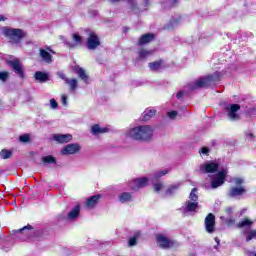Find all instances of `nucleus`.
I'll return each instance as SVG.
<instances>
[{
    "label": "nucleus",
    "mask_w": 256,
    "mask_h": 256,
    "mask_svg": "<svg viewBox=\"0 0 256 256\" xmlns=\"http://www.w3.org/2000/svg\"><path fill=\"white\" fill-rule=\"evenodd\" d=\"M221 72H215L214 74L207 75L194 81L193 84H189L190 91H195L196 89H203L204 87L209 86V83L213 81H220Z\"/></svg>",
    "instance_id": "2"
},
{
    "label": "nucleus",
    "mask_w": 256,
    "mask_h": 256,
    "mask_svg": "<svg viewBox=\"0 0 256 256\" xmlns=\"http://www.w3.org/2000/svg\"><path fill=\"white\" fill-rule=\"evenodd\" d=\"M86 47L89 51H95L98 47H101V38L95 32H90L86 40Z\"/></svg>",
    "instance_id": "5"
},
{
    "label": "nucleus",
    "mask_w": 256,
    "mask_h": 256,
    "mask_svg": "<svg viewBox=\"0 0 256 256\" xmlns=\"http://www.w3.org/2000/svg\"><path fill=\"white\" fill-rule=\"evenodd\" d=\"M81 213V206L77 204L67 215V219L75 220L79 219V215Z\"/></svg>",
    "instance_id": "19"
},
{
    "label": "nucleus",
    "mask_w": 256,
    "mask_h": 256,
    "mask_svg": "<svg viewBox=\"0 0 256 256\" xmlns=\"http://www.w3.org/2000/svg\"><path fill=\"white\" fill-rule=\"evenodd\" d=\"M7 65L11 67L12 71L20 78L25 79V69L23 68V62L19 59L8 60Z\"/></svg>",
    "instance_id": "4"
},
{
    "label": "nucleus",
    "mask_w": 256,
    "mask_h": 256,
    "mask_svg": "<svg viewBox=\"0 0 256 256\" xmlns=\"http://www.w3.org/2000/svg\"><path fill=\"white\" fill-rule=\"evenodd\" d=\"M167 173H169V170H161L159 171L157 174H155V179H161V177L167 175Z\"/></svg>",
    "instance_id": "40"
},
{
    "label": "nucleus",
    "mask_w": 256,
    "mask_h": 256,
    "mask_svg": "<svg viewBox=\"0 0 256 256\" xmlns=\"http://www.w3.org/2000/svg\"><path fill=\"white\" fill-rule=\"evenodd\" d=\"M245 193H247V190L245 189V187H243V186H240V187L233 186L228 191V197H231V198L241 197V195H245Z\"/></svg>",
    "instance_id": "12"
},
{
    "label": "nucleus",
    "mask_w": 256,
    "mask_h": 256,
    "mask_svg": "<svg viewBox=\"0 0 256 256\" xmlns=\"http://www.w3.org/2000/svg\"><path fill=\"white\" fill-rule=\"evenodd\" d=\"M61 79H64V81H65V79H67V78L65 77V74H61Z\"/></svg>",
    "instance_id": "56"
},
{
    "label": "nucleus",
    "mask_w": 256,
    "mask_h": 256,
    "mask_svg": "<svg viewBox=\"0 0 256 256\" xmlns=\"http://www.w3.org/2000/svg\"><path fill=\"white\" fill-rule=\"evenodd\" d=\"M184 93L183 91H179L177 94H176V98L177 99H181V97H183Z\"/></svg>",
    "instance_id": "50"
},
{
    "label": "nucleus",
    "mask_w": 256,
    "mask_h": 256,
    "mask_svg": "<svg viewBox=\"0 0 256 256\" xmlns=\"http://www.w3.org/2000/svg\"><path fill=\"white\" fill-rule=\"evenodd\" d=\"M91 133H92V135H101L103 133H109V128H107V127L101 128V126H99V124H94L91 127Z\"/></svg>",
    "instance_id": "20"
},
{
    "label": "nucleus",
    "mask_w": 256,
    "mask_h": 256,
    "mask_svg": "<svg viewBox=\"0 0 256 256\" xmlns=\"http://www.w3.org/2000/svg\"><path fill=\"white\" fill-rule=\"evenodd\" d=\"M8 79H9V72L7 71L0 72V81H3L5 83V81H7Z\"/></svg>",
    "instance_id": "38"
},
{
    "label": "nucleus",
    "mask_w": 256,
    "mask_h": 256,
    "mask_svg": "<svg viewBox=\"0 0 256 256\" xmlns=\"http://www.w3.org/2000/svg\"><path fill=\"white\" fill-rule=\"evenodd\" d=\"M197 209H199V202H186V211H188V213H193L194 211H197Z\"/></svg>",
    "instance_id": "26"
},
{
    "label": "nucleus",
    "mask_w": 256,
    "mask_h": 256,
    "mask_svg": "<svg viewBox=\"0 0 256 256\" xmlns=\"http://www.w3.org/2000/svg\"><path fill=\"white\" fill-rule=\"evenodd\" d=\"M215 241H216V243H219V238L216 237V238H215Z\"/></svg>",
    "instance_id": "58"
},
{
    "label": "nucleus",
    "mask_w": 256,
    "mask_h": 256,
    "mask_svg": "<svg viewBox=\"0 0 256 256\" xmlns=\"http://www.w3.org/2000/svg\"><path fill=\"white\" fill-rule=\"evenodd\" d=\"M3 35L10 40V43L18 45V43H21V40L25 39L27 34L23 31V29L20 28L4 27Z\"/></svg>",
    "instance_id": "3"
},
{
    "label": "nucleus",
    "mask_w": 256,
    "mask_h": 256,
    "mask_svg": "<svg viewBox=\"0 0 256 256\" xmlns=\"http://www.w3.org/2000/svg\"><path fill=\"white\" fill-rule=\"evenodd\" d=\"M101 197H102L101 194H96L89 197L86 200V207H89V209H93L99 203V201L101 200Z\"/></svg>",
    "instance_id": "16"
},
{
    "label": "nucleus",
    "mask_w": 256,
    "mask_h": 256,
    "mask_svg": "<svg viewBox=\"0 0 256 256\" xmlns=\"http://www.w3.org/2000/svg\"><path fill=\"white\" fill-rule=\"evenodd\" d=\"M130 3V9L131 11H134V13H139V5L133 0H129Z\"/></svg>",
    "instance_id": "35"
},
{
    "label": "nucleus",
    "mask_w": 256,
    "mask_h": 256,
    "mask_svg": "<svg viewBox=\"0 0 256 256\" xmlns=\"http://www.w3.org/2000/svg\"><path fill=\"white\" fill-rule=\"evenodd\" d=\"M157 246L160 247V249H171L175 247V241L169 239L167 236L163 234H157L155 236Z\"/></svg>",
    "instance_id": "6"
},
{
    "label": "nucleus",
    "mask_w": 256,
    "mask_h": 256,
    "mask_svg": "<svg viewBox=\"0 0 256 256\" xmlns=\"http://www.w3.org/2000/svg\"><path fill=\"white\" fill-rule=\"evenodd\" d=\"M50 106H51L52 109H57V107H59V103H57L55 101V99H51L50 100Z\"/></svg>",
    "instance_id": "45"
},
{
    "label": "nucleus",
    "mask_w": 256,
    "mask_h": 256,
    "mask_svg": "<svg viewBox=\"0 0 256 256\" xmlns=\"http://www.w3.org/2000/svg\"><path fill=\"white\" fill-rule=\"evenodd\" d=\"M234 183H235V185H237L239 187V186L243 185V183H245V180H243V178L237 177L234 179Z\"/></svg>",
    "instance_id": "43"
},
{
    "label": "nucleus",
    "mask_w": 256,
    "mask_h": 256,
    "mask_svg": "<svg viewBox=\"0 0 256 256\" xmlns=\"http://www.w3.org/2000/svg\"><path fill=\"white\" fill-rule=\"evenodd\" d=\"M246 136L247 137H251L252 139L255 138V135L253 133H251V132L247 133Z\"/></svg>",
    "instance_id": "52"
},
{
    "label": "nucleus",
    "mask_w": 256,
    "mask_h": 256,
    "mask_svg": "<svg viewBox=\"0 0 256 256\" xmlns=\"http://www.w3.org/2000/svg\"><path fill=\"white\" fill-rule=\"evenodd\" d=\"M251 225H253V221L249 220V218H245L237 224V227L241 229L243 227H251Z\"/></svg>",
    "instance_id": "33"
},
{
    "label": "nucleus",
    "mask_w": 256,
    "mask_h": 256,
    "mask_svg": "<svg viewBox=\"0 0 256 256\" xmlns=\"http://www.w3.org/2000/svg\"><path fill=\"white\" fill-rule=\"evenodd\" d=\"M162 65H163V59H159L157 61L150 62L148 64V67H149L150 71H159V69H161Z\"/></svg>",
    "instance_id": "24"
},
{
    "label": "nucleus",
    "mask_w": 256,
    "mask_h": 256,
    "mask_svg": "<svg viewBox=\"0 0 256 256\" xmlns=\"http://www.w3.org/2000/svg\"><path fill=\"white\" fill-rule=\"evenodd\" d=\"M252 239H256V230H251L248 232L247 237H246V241H252Z\"/></svg>",
    "instance_id": "36"
},
{
    "label": "nucleus",
    "mask_w": 256,
    "mask_h": 256,
    "mask_svg": "<svg viewBox=\"0 0 256 256\" xmlns=\"http://www.w3.org/2000/svg\"><path fill=\"white\" fill-rule=\"evenodd\" d=\"M135 245H137L136 236L130 237L128 240V247H135Z\"/></svg>",
    "instance_id": "39"
},
{
    "label": "nucleus",
    "mask_w": 256,
    "mask_h": 256,
    "mask_svg": "<svg viewBox=\"0 0 256 256\" xmlns=\"http://www.w3.org/2000/svg\"><path fill=\"white\" fill-rule=\"evenodd\" d=\"M34 79H36V81L39 83H47V81H49V74L43 71H36L34 74Z\"/></svg>",
    "instance_id": "18"
},
{
    "label": "nucleus",
    "mask_w": 256,
    "mask_h": 256,
    "mask_svg": "<svg viewBox=\"0 0 256 256\" xmlns=\"http://www.w3.org/2000/svg\"><path fill=\"white\" fill-rule=\"evenodd\" d=\"M148 183H149V178H147V177L134 179V185L138 189H143V187H147Z\"/></svg>",
    "instance_id": "22"
},
{
    "label": "nucleus",
    "mask_w": 256,
    "mask_h": 256,
    "mask_svg": "<svg viewBox=\"0 0 256 256\" xmlns=\"http://www.w3.org/2000/svg\"><path fill=\"white\" fill-rule=\"evenodd\" d=\"M40 57L45 61V63H52L53 61V56L45 49H40Z\"/></svg>",
    "instance_id": "23"
},
{
    "label": "nucleus",
    "mask_w": 256,
    "mask_h": 256,
    "mask_svg": "<svg viewBox=\"0 0 256 256\" xmlns=\"http://www.w3.org/2000/svg\"><path fill=\"white\" fill-rule=\"evenodd\" d=\"M200 153H202L203 155H208V153H209V148L203 147V148L200 150Z\"/></svg>",
    "instance_id": "47"
},
{
    "label": "nucleus",
    "mask_w": 256,
    "mask_h": 256,
    "mask_svg": "<svg viewBox=\"0 0 256 256\" xmlns=\"http://www.w3.org/2000/svg\"><path fill=\"white\" fill-rule=\"evenodd\" d=\"M225 212H226V213H233V208L227 207V208L225 209Z\"/></svg>",
    "instance_id": "51"
},
{
    "label": "nucleus",
    "mask_w": 256,
    "mask_h": 256,
    "mask_svg": "<svg viewBox=\"0 0 256 256\" xmlns=\"http://www.w3.org/2000/svg\"><path fill=\"white\" fill-rule=\"evenodd\" d=\"M13 152L11 150L2 149L0 152V159H11Z\"/></svg>",
    "instance_id": "32"
},
{
    "label": "nucleus",
    "mask_w": 256,
    "mask_h": 256,
    "mask_svg": "<svg viewBox=\"0 0 256 256\" xmlns=\"http://www.w3.org/2000/svg\"><path fill=\"white\" fill-rule=\"evenodd\" d=\"M200 169H203L205 173H217L219 171V164L215 162L205 163L200 165Z\"/></svg>",
    "instance_id": "14"
},
{
    "label": "nucleus",
    "mask_w": 256,
    "mask_h": 256,
    "mask_svg": "<svg viewBox=\"0 0 256 256\" xmlns=\"http://www.w3.org/2000/svg\"><path fill=\"white\" fill-rule=\"evenodd\" d=\"M19 141H21V143H29V141H31V136H29V134L21 135Z\"/></svg>",
    "instance_id": "37"
},
{
    "label": "nucleus",
    "mask_w": 256,
    "mask_h": 256,
    "mask_svg": "<svg viewBox=\"0 0 256 256\" xmlns=\"http://www.w3.org/2000/svg\"><path fill=\"white\" fill-rule=\"evenodd\" d=\"M204 224L207 233H213L215 231V214L209 213L205 218Z\"/></svg>",
    "instance_id": "10"
},
{
    "label": "nucleus",
    "mask_w": 256,
    "mask_h": 256,
    "mask_svg": "<svg viewBox=\"0 0 256 256\" xmlns=\"http://www.w3.org/2000/svg\"><path fill=\"white\" fill-rule=\"evenodd\" d=\"M153 127L149 125L136 126L127 132V137L141 143H149L153 139Z\"/></svg>",
    "instance_id": "1"
},
{
    "label": "nucleus",
    "mask_w": 256,
    "mask_h": 256,
    "mask_svg": "<svg viewBox=\"0 0 256 256\" xmlns=\"http://www.w3.org/2000/svg\"><path fill=\"white\" fill-rule=\"evenodd\" d=\"M42 162L45 165H51V164L57 163V159L53 155H48V156L42 157Z\"/></svg>",
    "instance_id": "31"
},
{
    "label": "nucleus",
    "mask_w": 256,
    "mask_h": 256,
    "mask_svg": "<svg viewBox=\"0 0 256 256\" xmlns=\"http://www.w3.org/2000/svg\"><path fill=\"white\" fill-rule=\"evenodd\" d=\"M168 117H170V119H175V117H177V111L168 112Z\"/></svg>",
    "instance_id": "46"
},
{
    "label": "nucleus",
    "mask_w": 256,
    "mask_h": 256,
    "mask_svg": "<svg viewBox=\"0 0 256 256\" xmlns=\"http://www.w3.org/2000/svg\"><path fill=\"white\" fill-rule=\"evenodd\" d=\"M157 115L156 109H150L148 111H145L142 117V121H149V119L155 117Z\"/></svg>",
    "instance_id": "28"
},
{
    "label": "nucleus",
    "mask_w": 256,
    "mask_h": 256,
    "mask_svg": "<svg viewBox=\"0 0 256 256\" xmlns=\"http://www.w3.org/2000/svg\"><path fill=\"white\" fill-rule=\"evenodd\" d=\"M155 40V34L153 33H145L142 34L141 37L137 41L138 47H143L144 45H149V43H153Z\"/></svg>",
    "instance_id": "11"
},
{
    "label": "nucleus",
    "mask_w": 256,
    "mask_h": 256,
    "mask_svg": "<svg viewBox=\"0 0 256 256\" xmlns=\"http://www.w3.org/2000/svg\"><path fill=\"white\" fill-rule=\"evenodd\" d=\"M53 139L57 143H69V141H73V136L71 134H55Z\"/></svg>",
    "instance_id": "15"
},
{
    "label": "nucleus",
    "mask_w": 256,
    "mask_h": 256,
    "mask_svg": "<svg viewBox=\"0 0 256 256\" xmlns=\"http://www.w3.org/2000/svg\"><path fill=\"white\" fill-rule=\"evenodd\" d=\"M189 199L193 202V203H197V201H199V195H197V188H193L190 192L189 195Z\"/></svg>",
    "instance_id": "34"
},
{
    "label": "nucleus",
    "mask_w": 256,
    "mask_h": 256,
    "mask_svg": "<svg viewBox=\"0 0 256 256\" xmlns=\"http://www.w3.org/2000/svg\"><path fill=\"white\" fill-rule=\"evenodd\" d=\"M240 109L241 105L239 104H230L229 107H226L229 119H231L232 121H239V119H241V116L237 114V111H239Z\"/></svg>",
    "instance_id": "8"
},
{
    "label": "nucleus",
    "mask_w": 256,
    "mask_h": 256,
    "mask_svg": "<svg viewBox=\"0 0 256 256\" xmlns=\"http://www.w3.org/2000/svg\"><path fill=\"white\" fill-rule=\"evenodd\" d=\"M65 83L67 85H69V87L73 93H75L77 91V87H79L77 79H75V78H72V79L65 78Z\"/></svg>",
    "instance_id": "25"
},
{
    "label": "nucleus",
    "mask_w": 256,
    "mask_h": 256,
    "mask_svg": "<svg viewBox=\"0 0 256 256\" xmlns=\"http://www.w3.org/2000/svg\"><path fill=\"white\" fill-rule=\"evenodd\" d=\"M248 256H256V252L255 251H251L248 253Z\"/></svg>",
    "instance_id": "53"
},
{
    "label": "nucleus",
    "mask_w": 256,
    "mask_h": 256,
    "mask_svg": "<svg viewBox=\"0 0 256 256\" xmlns=\"http://www.w3.org/2000/svg\"><path fill=\"white\" fill-rule=\"evenodd\" d=\"M227 173V169H222L215 175L211 182L212 189H217L218 187H221V185L225 184V181H227Z\"/></svg>",
    "instance_id": "7"
},
{
    "label": "nucleus",
    "mask_w": 256,
    "mask_h": 256,
    "mask_svg": "<svg viewBox=\"0 0 256 256\" xmlns=\"http://www.w3.org/2000/svg\"><path fill=\"white\" fill-rule=\"evenodd\" d=\"M150 55H153V50L142 48L138 51L139 59H147V57H150Z\"/></svg>",
    "instance_id": "29"
},
{
    "label": "nucleus",
    "mask_w": 256,
    "mask_h": 256,
    "mask_svg": "<svg viewBox=\"0 0 256 256\" xmlns=\"http://www.w3.org/2000/svg\"><path fill=\"white\" fill-rule=\"evenodd\" d=\"M72 39L74 41V43H71L69 41L65 42L66 47H68V49H75V47H77L78 45H81V43H83V37H81V35H79V32H76L72 35Z\"/></svg>",
    "instance_id": "13"
},
{
    "label": "nucleus",
    "mask_w": 256,
    "mask_h": 256,
    "mask_svg": "<svg viewBox=\"0 0 256 256\" xmlns=\"http://www.w3.org/2000/svg\"><path fill=\"white\" fill-rule=\"evenodd\" d=\"M133 200V195L130 192H123L119 196L120 203H127Z\"/></svg>",
    "instance_id": "27"
},
{
    "label": "nucleus",
    "mask_w": 256,
    "mask_h": 256,
    "mask_svg": "<svg viewBox=\"0 0 256 256\" xmlns=\"http://www.w3.org/2000/svg\"><path fill=\"white\" fill-rule=\"evenodd\" d=\"M0 21H7V18L3 15L0 16Z\"/></svg>",
    "instance_id": "54"
},
{
    "label": "nucleus",
    "mask_w": 256,
    "mask_h": 256,
    "mask_svg": "<svg viewBox=\"0 0 256 256\" xmlns=\"http://www.w3.org/2000/svg\"><path fill=\"white\" fill-rule=\"evenodd\" d=\"M178 4H179V0H171L170 7H177Z\"/></svg>",
    "instance_id": "48"
},
{
    "label": "nucleus",
    "mask_w": 256,
    "mask_h": 256,
    "mask_svg": "<svg viewBox=\"0 0 256 256\" xmlns=\"http://www.w3.org/2000/svg\"><path fill=\"white\" fill-rule=\"evenodd\" d=\"M161 189H163V183L159 182L153 185V190L155 191V193H159Z\"/></svg>",
    "instance_id": "42"
},
{
    "label": "nucleus",
    "mask_w": 256,
    "mask_h": 256,
    "mask_svg": "<svg viewBox=\"0 0 256 256\" xmlns=\"http://www.w3.org/2000/svg\"><path fill=\"white\" fill-rule=\"evenodd\" d=\"M121 0H111V3H119Z\"/></svg>",
    "instance_id": "55"
},
{
    "label": "nucleus",
    "mask_w": 256,
    "mask_h": 256,
    "mask_svg": "<svg viewBox=\"0 0 256 256\" xmlns=\"http://www.w3.org/2000/svg\"><path fill=\"white\" fill-rule=\"evenodd\" d=\"M179 187H181V184L179 183L170 185L165 192L166 195H175V193L179 191Z\"/></svg>",
    "instance_id": "30"
},
{
    "label": "nucleus",
    "mask_w": 256,
    "mask_h": 256,
    "mask_svg": "<svg viewBox=\"0 0 256 256\" xmlns=\"http://www.w3.org/2000/svg\"><path fill=\"white\" fill-rule=\"evenodd\" d=\"M61 101H62V104L67 105V95L63 94L61 96Z\"/></svg>",
    "instance_id": "49"
},
{
    "label": "nucleus",
    "mask_w": 256,
    "mask_h": 256,
    "mask_svg": "<svg viewBox=\"0 0 256 256\" xmlns=\"http://www.w3.org/2000/svg\"><path fill=\"white\" fill-rule=\"evenodd\" d=\"M133 190H135V187H132Z\"/></svg>",
    "instance_id": "59"
},
{
    "label": "nucleus",
    "mask_w": 256,
    "mask_h": 256,
    "mask_svg": "<svg viewBox=\"0 0 256 256\" xmlns=\"http://www.w3.org/2000/svg\"><path fill=\"white\" fill-rule=\"evenodd\" d=\"M73 71L74 73L78 74V77H80V79L84 81V83H89V75H87V73L85 72V69L79 66H74Z\"/></svg>",
    "instance_id": "17"
},
{
    "label": "nucleus",
    "mask_w": 256,
    "mask_h": 256,
    "mask_svg": "<svg viewBox=\"0 0 256 256\" xmlns=\"http://www.w3.org/2000/svg\"><path fill=\"white\" fill-rule=\"evenodd\" d=\"M127 31H129V28L125 27L124 28V33H127Z\"/></svg>",
    "instance_id": "57"
},
{
    "label": "nucleus",
    "mask_w": 256,
    "mask_h": 256,
    "mask_svg": "<svg viewBox=\"0 0 256 256\" xmlns=\"http://www.w3.org/2000/svg\"><path fill=\"white\" fill-rule=\"evenodd\" d=\"M143 1V7L145 8V11H147V9H149V7L151 6V0H142Z\"/></svg>",
    "instance_id": "44"
},
{
    "label": "nucleus",
    "mask_w": 256,
    "mask_h": 256,
    "mask_svg": "<svg viewBox=\"0 0 256 256\" xmlns=\"http://www.w3.org/2000/svg\"><path fill=\"white\" fill-rule=\"evenodd\" d=\"M27 231H33V226L31 224H28L27 226H24L18 230H12L10 235H27Z\"/></svg>",
    "instance_id": "21"
},
{
    "label": "nucleus",
    "mask_w": 256,
    "mask_h": 256,
    "mask_svg": "<svg viewBox=\"0 0 256 256\" xmlns=\"http://www.w3.org/2000/svg\"><path fill=\"white\" fill-rule=\"evenodd\" d=\"M181 19H182V17L179 16V17L174 18L173 20H171V21H170L171 27H175V26H177L179 23H181Z\"/></svg>",
    "instance_id": "41"
},
{
    "label": "nucleus",
    "mask_w": 256,
    "mask_h": 256,
    "mask_svg": "<svg viewBox=\"0 0 256 256\" xmlns=\"http://www.w3.org/2000/svg\"><path fill=\"white\" fill-rule=\"evenodd\" d=\"M81 151V145L77 143H72L66 145L64 148L61 150L62 155H75V153H79Z\"/></svg>",
    "instance_id": "9"
}]
</instances>
